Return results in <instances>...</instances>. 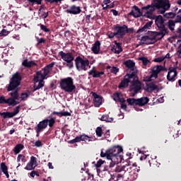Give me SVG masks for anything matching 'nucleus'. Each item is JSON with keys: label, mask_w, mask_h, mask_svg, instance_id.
Wrapping results in <instances>:
<instances>
[{"label": "nucleus", "mask_w": 181, "mask_h": 181, "mask_svg": "<svg viewBox=\"0 0 181 181\" xmlns=\"http://www.w3.org/2000/svg\"><path fill=\"white\" fill-rule=\"evenodd\" d=\"M22 80V74L21 72H16L13 75L12 78L9 84L7 86V91H11L10 93L11 98H8L10 105L15 107L19 104V92H18V87L21 85V81Z\"/></svg>", "instance_id": "f257e3e1"}, {"label": "nucleus", "mask_w": 181, "mask_h": 181, "mask_svg": "<svg viewBox=\"0 0 181 181\" xmlns=\"http://www.w3.org/2000/svg\"><path fill=\"white\" fill-rule=\"evenodd\" d=\"M164 8L165 11H169L170 9V2L169 0H154L151 5L142 7L143 13L144 16L148 19H153L155 15V8L160 11V8Z\"/></svg>", "instance_id": "f03ea898"}, {"label": "nucleus", "mask_w": 181, "mask_h": 181, "mask_svg": "<svg viewBox=\"0 0 181 181\" xmlns=\"http://www.w3.org/2000/svg\"><path fill=\"white\" fill-rule=\"evenodd\" d=\"M122 152V148L119 146H114L107 150H102L100 153L101 158H107V160H111L110 168H114L117 163L122 162V156L119 153Z\"/></svg>", "instance_id": "7ed1b4c3"}, {"label": "nucleus", "mask_w": 181, "mask_h": 181, "mask_svg": "<svg viewBox=\"0 0 181 181\" xmlns=\"http://www.w3.org/2000/svg\"><path fill=\"white\" fill-rule=\"evenodd\" d=\"M54 64H56V63L52 62L41 71L37 72L36 76L34 78V81H35V83L34 84L35 90H40V88L45 86V81L43 80H45L47 74L52 71V69H53Z\"/></svg>", "instance_id": "20e7f679"}, {"label": "nucleus", "mask_w": 181, "mask_h": 181, "mask_svg": "<svg viewBox=\"0 0 181 181\" xmlns=\"http://www.w3.org/2000/svg\"><path fill=\"white\" fill-rule=\"evenodd\" d=\"M134 170V172H139V168H136V163H132L131 162H127V163L125 165L122 166H117L115 169V172L117 173V177L118 179H121V177H124L125 173L127 172L128 173H132V171Z\"/></svg>", "instance_id": "39448f33"}, {"label": "nucleus", "mask_w": 181, "mask_h": 181, "mask_svg": "<svg viewBox=\"0 0 181 181\" xmlns=\"http://www.w3.org/2000/svg\"><path fill=\"white\" fill-rule=\"evenodd\" d=\"M59 87L62 91L68 94H73L76 91V85L74 80L71 77L62 78L59 82Z\"/></svg>", "instance_id": "423d86ee"}, {"label": "nucleus", "mask_w": 181, "mask_h": 181, "mask_svg": "<svg viewBox=\"0 0 181 181\" xmlns=\"http://www.w3.org/2000/svg\"><path fill=\"white\" fill-rule=\"evenodd\" d=\"M162 39L157 32L148 31L146 35L141 37V45H153L156 40Z\"/></svg>", "instance_id": "0eeeda50"}, {"label": "nucleus", "mask_w": 181, "mask_h": 181, "mask_svg": "<svg viewBox=\"0 0 181 181\" xmlns=\"http://www.w3.org/2000/svg\"><path fill=\"white\" fill-rule=\"evenodd\" d=\"M54 124H56V119L53 117L45 119L40 122L35 128V131L37 134V136H39V134H40L43 129H46L47 128V125L49 127V128H52Z\"/></svg>", "instance_id": "6e6552de"}, {"label": "nucleus", "mask_w": 181, "mask_h": 181, "mask_svg": "<svg viewBox=\"0 0 181 181\" xmlns=\"http://www.w3.org/2000/svg\"><path fill=\"white\" fill-rule=\"evenodd\" d=\"M59 56L61 57V59L64 60V62H66V63H64V66H66L68 67V69H71L73 67H74V55L71 52H67L65 53L63 51H61L59 52Z\"/></svg>", "instance_id": "1a4fd4ad"}, {"label": "nucleus", "mask_w": 181, "mask_h": 181, "mask_svg": "<svg viewBox=\"0 0 181 181\" xmlns=\"http://www.w3.org/2000/svg\"><path fill=\"white\" fill-rule=\"evenodd\" d=\"M75 65L78 71H87L88 66H90V61L86 58L76 57L75 59Z\"/></svg>", "instance_id": "9d476101"}, {"label": "nucleus", "mask_w": 181, "mask_h": 181, "mask_svg": "<svg viewBox=\"0 0 181 181\" xmlns=\"http://www.w3.org/2000/svg\"><path fill=\"white\" fill-rule=\"evenodd\" d=\"M156 25H157L159 29V31L157 33L160 35V37H163L165 35H168V29L165 28L163 17L162 16H157L156 18Z\"/></svg>", "instance_id": "9b49d317"}, {"label": "nucleus", "mask_w": 181, "mask_h": 181, "mask_svg": "<svg viewBox=\"0 0 181 181\" xmlns=\"http://www.w3.org/2000/svg\"><path fill=\"white\" fill-rule=\"evenodd\" d=\"M113 30L116 32V37L117 39H121L125 36L126 33H128V26L127 25H119V24H117L113 25Z\"/></svg>", "instance_id": "f8f14e48"}, {"label": "nucleus", "mask_w": 181, "mask_h": 181, "mask_svg": "<svg viewBox=\"0 0 181 181\" xmlns=\"http://www.w3.org/2000/svg\"><path fill=\"white\" fill-rule=\"evenodd\" d=\"M136 80V75L134 74H127L124 76L123 80L119 85V88H125L128 86L129 83L135 81Z\"/></svg>", "instance_id": "ddd939ff"}, {"label": "nucleus", "mask_w": 181, "mask_h": 181, "mask_svg": "<svg viewBox=\"0 0 181 181\" xmlns=\"http://www.w3.org/2000/svg\"><path fill=\"white\" fill-rule=\"evenodd\" d=\"M163 87H162L161 84H159L157 81L148 82L146 83V86L144 89L148 93H152V91H160Z\"/></svg>", "instance_id": "4468645a"}, {"label": "nucleus", "mask_w": 181, "mask_h": 181, "mask_svg": "<svg viewBox=\"0 0 181 181\" xmlns=\"http://www.w3.org/2000/svg\"><path fill=\"white\" fill-rule=\"evenodd\" d=\"M130 91L134 93H132V96L134 97L135 94H137L138 92L141 91L142 88V83L141 81H138V77L136 76V79L131 83Z\"/></svg>", "instance_id": "2eb2a0df"}, {"label": "nucleus", "mask_w": 181, "mask_h": 181, "mask_svg": "<svg viewBox=\"0 0 181 181\" xmlns=\"http://www.w3.org/2000/svg\"><path fill=\"white\" fill-rule=\"evenodd\" d=\"M176 77H177V69L175 67L169 68L167 80L173 82L176 80Z\"/></svg>", "instance_id": "dca6fc26"}, {"label": "nucleus", "mask_w": 181, "mask_h": 181, "mask_svg": "<svg viewBox=\"0 0 181 181\" xmlns=\"http://www.w3.org/2000/svg\"><path fill=\"white\" fill-rule=\"evenodd\" d=\"M166 11L168 10H165V8L160 7V9L158 10V13L163 15L164 18H165L166 19H172L176 17V13L173 11L166 13Z\"/></svg>", "instance_id": "f3484780"}, {"label": "nucleus", "mask_w": 181, "mask_h": 181, "mask_svg": "<svg viewBox=\"0 0 181 181\" xmlns=\"http://www.w3.org/2000/svg\"><path fill=\"white\" fill-rule=\"evenodd\" d=\"M92 95L93 97V103L95 106L96 107H99L101 105V104H103V98H101V96H100V95H98L95 93H93Z\"/></svg>", "instance_id": "a211bd4d"}, {"label": "nucleus", "mask_w": 181, "mask_h": 181, "mask_svg": "<svg viewBox=\"0 0 181 181\" xmlns=\"http://www.w3.org/2000/svg\"><path fill=\"white\" fill-rule=\"evenodd\" d=\"M129 15L134 16V18H139V16H142V13L138 6H134L133 10L129 13Z\"/></svg>", "instance_id": "6ab92c4d"}, {"label": "nucleus", "mask_w": 181, "mask_h": 181, "mask_svg": "<svg viewBox=\"0 0 181 181\" xmlns=\"http://www.w3.org/2000/svg\"><path fill=\"white\" fill-rule=\"evenodd\" d=\"M67 13L72 15H78L81 12V9L78 6H72L70 8L66 10Z\"/></svg>", "instance_id": "aec40b11"}, {"label": "nucleus", "mask_w": 181, "mask_h": 181, "mask_svg": "<svg viewBox=\"0 0 181 181\" xmlns=\"http://www.w3.org/2000/svg\"><path fill=\"white\" fill-rule=\"evenodd\" d=\"M163 70V67L160 65L156 66L153 68L152 73L154 78H158V75Z\"/></svg>", "instance_id": "412c9836"}, {"label": "nucleus", "mask_w": 181, "mask_h": 181, "mask_svg": "<svg viewBox=\"0 0 181 181\" xmlns=\"http://www.w3.org/2000/svg\"><path fill=\"white\" fill-rule=\"evenodd\" d=\"M104 74V71H98L97 70L94 69V68H93V69H91L89 72H88V75L89 76H93V77L94 78H98V77H101V76H103Z\"/></svg>", "instance_id": "4be33fe9"}, {"label": "nucleus", "mask_w": 181, "mask_h": 181, "mask_svg": "<svg viewBox=\"0 0 181 181\" xmlns=\"http://www.w3.org/2000/svg\"><path fill=\"white\" fill-rule=\"evenodd\" d=\"M152 23H153V22L152 21L147 22L144 25V27L138 30L137 33H142V32H146L147 30H148V29H151V28H152Z\"/></svg>", "instance_id": "5701e85b"}, {"label": "nucleus", "mask_w": 181, "mask_h": 181, "mask_svg": "<svg viewBox=\"0 0 181 181\" xmlns=\"http://www.w3.org/2000/svg\"><path fill=\"white\" fill-rule=\"evenodd\" d=\"M101 46V43L100 41H96L92 46L91 50L93 53L95 54H98L100 53V47Z\"/></svg>", "instance_id": "b1692460"}, {"label": "nucleus", "mask_w": 181, "mask_h": 181, "mask_svg": "<svg viewBox=\"0 0 181 181\" xmlns=\"http://www.w3.org/2000/svg\"><path fill=\"white\" fill-rule=\"evenodd\" d=\"M148 103H149V98H148V97H143L137 99V105L139 107H144V105H146Z\"/></svg>", "instance_id": "393cba45"}, {"label": "nucleus", "mask_w": 181, "mask_h": 181, "mask_svg": "<svg viewBox=\"0 0 181 181\" xmlns=\"http://www.w3.org/2000/svg\"><path fill=\"white\" fill-rule=\"evenodd\" d=\"M112 97L115 101H118L119 103H125V99H124V97H122V93H116Z\"/></svg>", "instance_id": "a878e982"}, {"label": "nucleus", "mask_w": 181, "mask_h": 181, "mask_svg": "<svg viewBox=\"0 0 181 181\" xmlns=\"http://www.w3.org/2000/svg\"><path fill=\"white\" fill-rule=\"evenodd\" d=\"M38 15L40 16V18H42L43 19H46L47 16H49V12L46 11L45 10V8L40 7L38 10Z\"/></svg>", "instance_id": "bb28decb"}, {"label": "nucleus", "mask_w": 181, "mask_h": 181, "mask_svg": "<svg viewBox=\"0 0 181 181\" xmlns=\"http://www.w3.org/2000/svg\"><path fill=\"white\" fill-rule=\"evenodd\" d=\"M0 169L1 172H3L4 175H6V177H7V179H9V173H8V166L6 165V164H5V163H1L0 164Z\"/></svg>", "instance_id": "cd10ccee"}, {"label": "nucleus", "mask_w": 181, "mask_h": 181, "mask_svg": "<svg viewBox=\"0 0 181 181\" xmlns=\"http://www.w3.org/2000/svg\"><path fill=\"white\" fill-rule=\"evenodd\" d=\"M22 66L24 67H33V66H36V62L35 61H28V59H25L22 62Z\"/></svg>", "instance_id": "c85d7f7f"}, {"label": "nucleus", "mask_w": 181, "mask_h": 181, "mask_svg": "<svg viewBox=\"0 0 181 181\" xmlns=\"http://www.w3.org/2000/svg\"><path fill=\"white\" fill-rule=\"evenodd\" d=\"M78 138H79V142H81V141L84 142H91V141H93V137L88 136L84 134L78 136Z\"/></svg>", "instance_id": "c756f323"}, {"label": "nucleus", "mask_w": 181, "mask_h": 181, "mask_svg": "<svg viewBox=\"0 0 181 181\" xmlns=\"http://www.w3.org/2000/svg\"><path fill=\"white\" fill-rule=\"evenodd\" d=\"M112 51L116 54H119L121 52H122V47H121V44L116 43V45L112 49Z\"/></svg>", "instance_id": "7c9ffc66"}, {"label": "nucleus", "mask_w": 181, "mask_h": 181, "mask_svg": "<svg viewBox=\"0 0 181 181\" xmlns=\"http://www.w3.org/2000/svg\"><path fill=\"white\" fill-rule=\"evenodd\" d=\"M124 64L127 67V69H130V70H134V67H135V62L132 60L124 62Z\"/></svg>", "instance_id": "2f4dec72"}, {"label": "nucleus", "mask_w": 181, "mask_h": 181, "mask_svg": "<svg viewBox=\"0 0 181 181\" xmlns=\"http://www.w3.org/2000/svg\"><path fill=\"white\" fill-rule=\"evenodd\" d=\"M100 121H105V122H112L114 119L112 117H110L107 115H103L100 118Z\"/></svg>", "instance_id": "473e14b6"}, {"label": "nucleus", "mask_w": 181, "mask_h": 181, "mask_svg": "<svg viewBox=\"0 0 181 181\" xmlns=\"http://www.w3.org/2000/svg\"><path fill=\"white\" fill-rule=\"evenodd\" d=\"M139 60H141V62H142L143 66H149V64H151V61H149V59H148L145 57H139Z\"/></svg>", "instance_id": "72a5a7b5"}, {"label": "nucleus", "mask_w": 181, "mask_h": 181, "mask_svg": "<svg viewBox=\"0 0 181 181\" xmlns=\"http://www.w3.org/2000/svg\"><path fill=\"white\" fill-rule=\"evenodd\" d=\"M0 115L3 117V118L6 119V118H13V115H12V112H4L0 113Z\"/></svg>", "instance_id": "f704fd0d"}, {"label": "nucleus", "mask_w": 181, "mask_h": 181, "mask_svg": "<svg viewBox=\"0 0 181 181\" xmlns=\"http://www.w3.org/2000/svg\"><path fill=\"white\" fill-rule=\"evenodd\" d=\"M127 101L129 105H138V99L128 98Z\"/></svg>", "instance_id": "c9c22d12"}, {"label": "nucleus", "mask_w": 181, "mask_h": 181, "mask_svg": "<svg viewBox=\"0 0 181 181\" xmlns=\"http://www.w3.org/2000/svg\"><path fill=\"white\" fill-rule=\"evenodd\" d=\"M11 100H8V99H5V96L1 95L0 96V104H7L8 105H11L10 102Z\"/></svg>", "instance_id": "e433bc0d"}, {"label": "nucleus", "mask_w": 181, "mask_h": 181, "mask_svg": "<svg viewBox=\"0 0 181 181\" xmlns=\"http://www.w3.org/2000/svg\"><path fill=\"white\" fill-rule=\"evenodd\" d=\"M22 149H23V145L22 144H17L15 148H14V153H16V154L19 153V152H21V151H22Z\"/></svg>", "instance_id": "4c0bfd02"}, {"label": "nucleus", "mask_w": 181, "mask_h": 181, "mask_svg": "<svg viewBox=\"0 0 181 181\" xmlns=\"http://www.w3.org/2000/svg\"><path fill=\"white\" fill-rule=\"evenodd\" d=\"M30 162L32 163L33 166L36 168L37 166V158L35 156H31Z\"/></svg>", "instance_id": "58836bf2"}, {"label": "nucleus", "mask_w": 181, "mask_h": 181, "mask_svg": "<svg viewBox=\"0 0 181 181\" xmlns=\"http://www.w3.org/2000/svg\"><path fill=\"white\" fill-rule=\"evenodd\" d=\"M103 6V9H111L112 8H114L115 6V4L114 3H111L110 4H103L102 5Z\"/></svg>", "instance_id": "ea45409f"}, {"label": "nucleus", "mask_w": 181, "mask_h": 181, "mask_svg": "<svg viewBox=\"0 0 181 181\" xmlns=\"http://www.w3.org/2000/svg\"><path fill=\"white\" fill-rule=\"evenodd\" d=\"M30 93H23L21 95V101H26L28 100V97H29Z\"/></svg>", "instance_id": "a19ab883"}, {"label": "nucleus", "mask_w": 181, "mask_h": 181, "mask_svg": "<svg viewBox=\"0 0 181 181\" xmlns=\"http://www.w3.org/2000/svg\"><path fill=\"white\" fill-rule=\"evenodd\" d=\"M35 166L32 165L31 162H28L27 165L25 166V170H33L35 169Z\"/></svg>", "instance_id": "79ce46f5"}, {"label": "nucleus", "mask_w": 181, "mask_h": 181, "mask_svg": "<svg viewBox=\"0 0 181 181\" xmlns=\"http://www.w3.org/2000/svg\"><path fill=\"white\" fill-rule=\"evenodd\" d=\"M153 78H155V76H153V74H151L150 76H146L144 78V81H146V83H151Z\"/></svg>", "instance_id": "37998d69"}, {"label": "nucleus", "mask_w": 181, "mask_h": 181, "mask_svg": "<svg viewBox=\"0 0 181 181\" xmlns=\"http://www.w3.org/2000/svg\"><path fill=\"white\" fill-rule=\"evenodd\" d=\"M23 162V163H25V162H26V160L25 159V156L22 155V154H19L18 158H17V162Z\"/></svg>", "instance_id": "c03bdc74"}, {"label": "nucleus", "mask_w": 181, "mask_h": 181, "mask_svg": "<svg viewBox=\"0 0 181 181\" xmlns=\"http://www.w3.org/2000/svg\"><path fill=\"white\" fill-rule=\"evenodd\" d=\"M19 108H21V105L16 107L13 112H11L13 117H15V115H18V114H19Z\"/></svg>", "instance_id": "a18cd8bd"}, {"label": "nucleus", "mask_w": 181, "mask_h": 181, "mask_svg": "<svg viewBox=\"0 0 181 181\" xmlns=\"http://www.w3.org/2000/svg\"><path fill=\"white\" fill-rule=\"evenodd\" d=\"M109 69L111 73H113V74H117L119 71V69L115 66H113V67L110 66Z\"/></svg>", "instance_id": "49530a36"}, {"label": "nucleus", "mask_w": 181, "mask_h": 181, "mask_svg": "<svg viewBox=\"0 0 181 181\" xmlns=\"http://www.w3.org/2000/svg\"><path fill=\"white\" fill-rule=\"evenodd\" d=\"M168 28L170 30H175V22L173 21H170L168 22Z\"/></svg>", "instance_id": "de8ad7c7"}, {"label": "nucleus", "mask_w": 181, "mask_h": 181, "mask_svg": "<svg viewBox=\"0 0 181 181\" xmlns=\"http://www.w3.org/2000/svg\"><path fill=\"white\" fill-rule=\"evenodd\" d=\"M97 136H102L103 135V129L101 127H98L95 130Z\"/></svg>", "instance_id": "09e8293b"}, {"label": "nucleus", "mask_w": 181, "mask_h": 181, "mask_svg": "<svg viewBox=\"0 0 181 181\" xmlns=\"http://www.w3.org/2000/svg\"><path fill=\"white\" fill-rule=\"evenodd\" d=\"M176 22H181V9L178 11L176 13Z\"/></svg>", "instance_id": "8fccbe9b"}, {"label": "nucleus", "mask_w": 181, "mask_h": 181, "mask_svg": "<svg viewBox=\"0 0 181 181\" xmlns=\"http://www.w3.org/2000/svg\"><path fill=\"white\" fill-rule=\"evenodd\" d=\"M163 60H165V57L163 56H162L160 57L155 58L153 62H155L156 63H162V62H163Z\"/></svg>", "instance_id": "3c124183"}, {"label": "nucleus", "mask_w": 181, "mask_h": 181, "mask_svg": "<svg viewBox=\"0 0 181 181\" xmlns=\"http://www.w3.org/2000/svg\"><path fill=\"white\" fill-rule=\"evenodd\" d=\"M40 26L41 30H43L44 32H46V33L50 32V30H49L47 28V27H46V25H42V24H40Z\"/></svg>", "instance_id": "603ef678"}, {"label": "nucleus", "mask_w": 181, "mask_h": 181, "mask_svg": "<svg viewBox=\"0 0 181 181\" xmlns=\"http://www.w3.org/2000/svg\"><path fill=\"white\" fill-rule=\"evenodd\" d=\"M107 36L109 39H113L115 36H117L116 32L115 31L114 33L112 32H108L107 33Z\"/></svg>", "instance_id": "864d4df0"}, {"label": "nucleus", "mask_w": 181, "mask_h": 181, "mask_svg": "<svg viewBox=\"0 0 181 181\" xmlns=\"http://www.w3.org/2000/svg\"><path fill=\"white\" fill-rule=\"evenodd\" d=\"M35 146H36L37 148H40V146H43V144H42V141L40 140H37V141H35L34 143Z\"/></svg>", "instance_id": "5fc2aeb1"}, {"label": "nucleus", "mask_w": 181, "mask_h": 181, "mask_svg": "<svg viewBox=\"0 0 181 181\" xmlns=\"http://www.w3.org/2000/svg\"><path fill=\"white\" fill-rule=\"evenodd\" d=\"M37 40V45H40L42 43H45L46 42V40H45V38H39L38 37H36Z\"/></svg>", "instance_id": "6e6d98bb"}, {"label": "nucleus", "mask_w": 181, "mask_h": 181, "mask_svg": "<svg viewBox=\"0 0 181 181\" xmlns=\"http://www.w3.org/2000/svg\"><path fill=\"white\" fill-rule=\"evenodd\" d=\"M130 176L132 180H136L138 179V173H134V175H132V173H130Z\"/></svg>", "instance_id": "4d7b16f0"}, {"label": "nucleus", "mask_w": 181, "mask_h": 181, "mask_svg": "<svg viewBox=\"0 0 181 181\" xmlns=\"http://www.w3.org/2000/svg\"><path fill=\"white\" fill-rule=\"evenodd\" d=\"M104 164V160H99L97 163L95 164L96 168H100L101 165Z\"/></svg>", "instance_id": "13d9d810"}, {"label": "nucleus", "mask_w": 181, "mask_h": 181, "mask_svg": "<svg viewBox=\"0 0 181 181\" xmlns=\"http://www.w3.org/2000/svg\"><path fill=\"white\" fill-rule=\"evenodd\" d=\"M8 30H5V29H3L0 33L1 36H6L8 35Z\"/></svg>", "instance_id": "bf43d9fd"}, {"label": "nucleus", "mask_w": 181, "mask_h": 181, "mask_svg": "<svg viewBox=\"0 0 181 181\" xmlns=\"http://www.w3.org/2000/svg\"><path fill=\"white\" fill-rule=\"evenodd\" d=\"M77 142H79V138L78 136L70 141V144H76Z\"/></svg>", "instance_id": "052dcab7"}, {"label": "nucleus", "mask_w": 181, "mask_h": 181, "mask_svg": "<svg viewBox=\"0 0 181 181\" xmlns=\"http://www.w3.org/2000/svg\"><path fill=\"white\" fill-rule=\"evenodd\" d=\"M39 176V174H37V173H36V171H33L30 173V176H31V177H34L35 175Z\"/></svg>", "instance_id": "680f3d73"}, {"label": "nucleus", "mask_w": 181, "mask_h": 181, "mask_svg": "<svg viewBox=\"0 0 181 181\" xmlns=\"http://www.w3.org/2000/svg\"><path fill=\"white\" fill-rule=\"evenodd\" d=\"M175 46H177V47L180 48L181 47V40H177Z\"/></svg>", "instance_id": "e2e57ef3"}, {"label": "nucleus", "mask_w": 181, "mask_h": 181, "mask_svg": "<svg viewBox=\"0 0 181 181\" xmlns=\"http://www.w3.org/2000/svg\"><path fill=\"white\" fill-rule=\"evenodd\" d=\"M121 108H122L123 110H127V104H125L124 103H121Z\"/></svg>", "instance_id": "0e129e2a"}, {"label": "nucleus", "mask_w": 181, "mask_h": 181, "mask_svg": "<svg viewBox=\"0 0 181 181\" xmlns=\"http://www.w3.org/2000/svg\"><path fill=\"white\" fill-rule=\"evenodd\" d=\"M70 113L69 112H62V117H69Z\"/></svg>", "instance_id": "69168bd1"}, {"label": "nucleus", "mask_w": 181, "mask_h": 181, "mask_svg": "<svg viewBox=\"0 0 181 181\" xmlns=\"http://www.w3.org/2000/svg\"><path fill=\"white\" fill-rule=\"evenodd\" d=\"M111 12H112V13H113V15L115 16H118V11H117V10L112 9Z\"/></svg>", "instance_id": "338daca9"}, {"label": "nucleus", "mask_w": 181, "mask_h": 181, "mask_svg": "<svg viewBox=\"0 0 181 181\" xmlns=\"http://www.w3.org/2000/svg\"><path fill=\"white\" fill-rule=\"evenodd\" d=\"M111 2V0H104L103 1V4H105V5H108V4H110Z\"/></svg>", "instance_id": "774afa93"}]
</instances>
